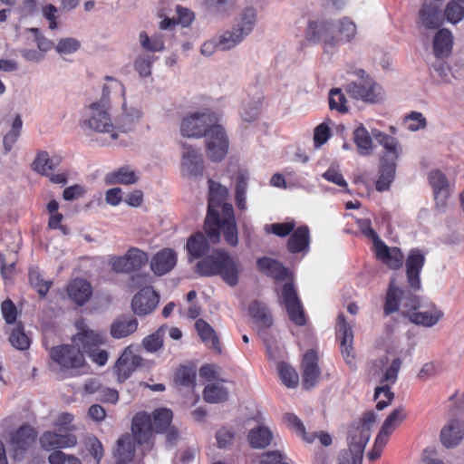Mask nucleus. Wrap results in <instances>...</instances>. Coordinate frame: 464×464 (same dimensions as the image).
<instances>
[{
  "instance_id": "f257e3e1",
  "label": "nucleus",
  "mask_w": 464,
  "mask_h": 464,
  "mask_svg": "<svg viewBox=\"0 0 464 464\" xmlns=\"http://www.w3.org/2000/svg\"><path fill=\"white\" fill-rule=\"evenodd\" d=\"M208 206L204 228L208 240L213 244L220 241V234L227 244L236 246L238 244L237 227L234 209L225 200L228 189L220 183L208 180Z\"/></svg>"
},
{
  "instance_id": "f03ea898",
  "label": "nucleus",
  "mask_w": 464,
  "mask_h": 464,
  "mask_svg": "<svg viewBox=\"0 0 464 464\" xmlns=\"http://www.w3.org/2000/svg\"><path fill=\"white\" fill-rule=\"evenodd\" d=\"M124 96L126 90L118 80L107 77L102 87V100L91 103L82 121V127L97 132L106 134L110 142L119 138V129L113 123L110 110V97L111 93Z\"/></svg>"
},
{
  "instance_id": "7ed1b4c3",
  "label": "nucleus",
  "mask_w": 464,
  "mask_h": 464,
  "mask_svg": "<svg viewBox=\"0 0 464 464\" xmlns=\"http://www.w3.org/2000/svg\"><path fill=\"white\" fill-rule=\"evenodd\" d=\"M356 34L357 27L354 22L348 17H343L337 22L310 21L305 38L314 44L320 43L324 53H334L341 44L351 42Z\"/></svg>"
},
{
  "instance_id": "20e7f679",
  "label": "nucleus",
  "mask_w": 464,
  "mask_h": 464,
  "mask_svg": "<svg viewBox=\"0 0 464 464\" xmlns=\"http://www.w3.org/2000/svg\"><path fill=\"white\" fill-rule=\"evenodd\" d=\"M257 266L260 271L276 281L285 282L279 291L280 301L284 304L290 320L296 325H304L306 319L304 308L292 284L289 271L281 263L269 257L259 258Z\"/></svg>"
},
{
  "instance_id": "39448f33",
  "label": "nucleus",
  "mask_w": 464,
  "mask_h": 464,
  "mask_svg": "<svg viewBox=\"0 0 464 464\" xmlns=\"http://www.w3.org/2000/svg\"><path fill=\"white\" fill-rule=\"evenodd\" d=\"M196 271L203 276H220L227 284L234 286L238 283L241 267L227 252L217 249L197 264Z\"/></svg>"
},
{
  "instance_id": "423d86ee",
  "label": "nucleus",
  "mask_w": 464,
  "mask_h": 464,
  "mask_svg": "<svg viewBox=\"0 0 464 464\" xmlns=\"http://www.w3.org/2000/svg\"><path fill=\"white\" fill-rule=\"evenodd\" d=\"M172 411L168 408H159L152 412H138L132 419L131 432L138 444L150 443L153 431L161 433L170 427Z\"/></svg>"
},
{
  "instance_id": "0eeeda50",
  "label": "nucleus",
  "mask_w": 464,
  "mask_h": 464,
  "mask_svg": "<svg viewBox=\"0 0 464 464\" xmlns=\"http://www.w3.org/2000/svg\"><path fill=\"white\" fill-rule=\"evenodd\" d=\"M353 73L355 79L344 86L345 92L352 100L364 104H377L384 101V90L372 76L361 69L355 70Z\"/></svg>"
},
{
  "instance_id": "6e6552de",
  "label": "nucleus",
  "mask_w": 464,
  "mask_h": 464,
  "mask_svg": "<svg viewBox=\"0 0 464 464\" xmlns=\"http://www.w3.org/2000/svg\"><path fill=\"white\" fill-rule=\"evenodd\" d=\"M219 121L217 113L204 111L189 113L185 116L179 125L182 137L199 139L205 137L212 126Z\"/></svg>"
},
{
  "instance_id": "1a4fd4ad",
  "label": "nucleus",
  "mask_w": 464,
  "mask_h": 464,
  "mask_svg": "<svg viewBox=\"0 0 464 464\" xmlns=\"http://www.w3.org/2000/svg\"><path fill=\"white\" fill-rule=\"evenodd\" d=\"M207 157L214 162L222 161L228 153L229 140L224 127L218 122L205 136Z\"/></svg>"
},
{
  "instance_id": "9d476101",
  "label": "nucleus",
  "mask_w": 464,
  "mask_h": 464,
  "mask_svg": "<svg viewBox=\"0 0 464 464\" xmlns=\"http://www.w3.org/2000/svg\"><path fill=\"white\" fill-rule=\"evenodd\" d=\"M51 359L60 367L65 375L69 371L84 367L85 361L82 353L72 344H63L50 350Z\"/></svg>"
},
{
  "instance_id": "9b49d317",
  "label": "nucleus",
  "mask_w": 464,
  "mask_h": 464,
  "mask_svg": "<svg viewBox=\"0 0 464 464\" xmlns=\"http://www.w3.org/2000/svg\"><path fill=\"white\" fill-rule=\"evenodd\" d=\"M149 261L147 252L137 247L129 248L123 256H111L109 265L116 273H130L142 268Z\"/></svg>"
},
{
  "instance_id": "f8f14e48",
  "label": "nucleus",
  "mask_w": 464,
  "mask_h": 464,
  "mask_svg": "<svg viewBox=\"0 0 464 464\" xmlns=\"http://www.w3.org/2000/svg\"><path fill=\"white\" fill-rule=\"evenodd\" d=\"M402 314L411 323L427 328L436 325L444 316L443 311L432 302L420 304L412 310H403Z\"/></svg>"
},
{
  "instance_id": "ddd939ff",
  "label": "nucleus",
  "mask_w": 464,
  "mask_h": 464,
  "mask_svg": "<svg viewBox=\"0 0 464 464\" xmlns=\"http://www.w3.org/2000/svg\"><path fill=\"white\" fill-rule=\"evenodd\" d=\"M401 366V360L392 356L390 353L382 355L372 362L371 372L375 377H380L382 382L394 383Z\"/></svg>"
},
{
  "instance_id": "4468645a",
  "label": "nucleus",
  "mask_w": 464,
  "mask_h": 464,
  "mask_svg": "<svg viewBox=\"0 0 464 464\" xmlns=\"http://www.w3.org/2000/svg\"><path fill=\"white\" fill-rule=\"evenodd\" d=\"M121 97V112L118 129L119 132L129 133L134 130L135 125L143 117V111L140 104L134 102L131 99L127 100L125 95Z\"/></svg>"
},
{
  "instance_id": "2eb2a0df",
  "label": "nucleus",
  "mask_w": 464,
  "mask_h": 464,
  "mask_svg": "<svg viewBox=\"0 0 464 464\" xmlns=\"http://www.w3.org/2000/svg\"><path fill=\"white\" fill-rule=\"evenodd\" d=\"M373 139L382 146V154L380 162L396 163L402 154V146L394 137L377 129L372 130Z\"/></svg>"
},
{
  "instance_id": "dca6fc26",
  "label": "nucleus",
  "mask_w": 464,
  "mask_h": 464,
  "mask_svg": "<svg viewBox=\"0 0 464 464\" xmlns=\"http://www.w3.org/2000/svg\"><path fill=\"white\" fill-rule=\"evenodd\" d=\"M181 173L185 177L196 178L201 176L204 169L202 155L192 146L181 144Z\"/></svg>"
},
{
  "instance_id": "f3484780",
  "label": "nucleus",
  "mask_w": 464,
  "mask_h": 464,
  "mask_svg": "<svg viewBox=\"0 0 464 464\" xmlns=\"http://www.w3.org/2000/svg\"><path fill=\"white\" fill-rule=\"evenodd\" d=\"M140 364L141 358L137 353V348L131 345L126 347L114 366L119 382L127 380Z\"/></svg>"
},
{
  "instance_id": "a211bd4d",
  "label": "nucleus",
  "mask_w": 464,
  "mask_h": 464,
  "mask_svg": "<svg viewBox=\"0 0 464 464\" xmlns=\"http://www.w3.org/2000/svg\"><path fill=\"white\" fill-rule=\"evenodd\" d=\"M429 182L433 190L437 208L443 209L447 206L451 192L445 174L439 169L431 170L429 174Z\"/></svg>"
},
{
  "instance_id": "6ab92c4d",
  "label": "nucleus",
  "mask_w": 464,
  "mask_h": 464,
  "mask_svg": "<svg viewBox=\"0 0 464 464\" xmlns=\"http://www.w3.org/2000/svg\"><path fill=\"white\" fill-rule=\"evenodd\" d=\"M78 328L80 331L73 336L72 343L82 355L104 343L105 338L100 333L85 328L82 323L78 324Z\"/></svg>"
},
{
  "instance_id": "aec40b11",
  "label": "nucleus",
  "mask_w": 464,
  "mask_h": 464,
  "mask_svg": "<svg viewBox=\"0 0 464 464\" xmlns=\"http://www.w3.org/2000/svg\"><path fill=\"white\" fill-rule=\"evenodd\" d=\"M375 422L376 414L373 411L366 412L361 422L351 426L348 441L354 442L365 448L371 438V430Z\"/></svg>"
},
{
  "instance_id": "412c9836",
  "label": "nucleus",
  "mask_w": 464,
  "mask_h": 464,
  "mask_svg": "<svg viewBox=\"0 0 464 464\" xmlns=\"http://www.w3.org/2000/svg\"><path fill=\"white\" fill-rule=\"evenodd\" d=\"M159 304V295L151 287H145L134 295L131 307L138 315L150 314Z\"/></svg>"
},
{
  "instance_id": "4be33fe9",
  "label": "nucleus",
  "mask_w": 464,
  "mask_h": 464,
  "mask_svg": "<svg viewBox=\"0 0 464 464\" xmlns=\"http://www.w3.org/2000/svg\"><path fill=\"white\" fill-rule=\"evenodd\" d=\"M420 24L427 29H437L444 23L440 5L431 0H425L419 11Z\"/></svg>"
},
{
  "instance_id": "5701e85b",
  "label": "nucleus",
  "mask_w": 464,
  "mask_h": 464,
  "mask_svg": "<svg viewBox=\"0 0 464 464\" xmlns=\"http://www.w3.org/2000/svg\"><path fill=\"white\" fill-rule=\"evenodd\" d=\"M337 334L341 340V352L348 363H352L353 359V332L352 324H348L343 314H340L337 319Z\"/></svg>"
},
{
  "instance_id": "b1692460",
  "label": "nucleus",
  "mask_w": 464,
  "mask_h": 464,
  "mask_svg": "<svg viewBox=\"0 0 464 464\" xmlns=\"http://www.w3.org/2000/svg\"><path fill=\"white\" fill-rule=\"evenodd\" d=\"M177 259V253L173 249H161L150 259V269L156 276L166 275L175 267Z\"/></svg>"
},
{
  "instance_id": "393cba45",
  "label": "nucleus",
  "mask_w": 464,
  "mask_h": 464,
  "mask_svg": "<svg viewBox=\"0 0 464 464\" xmlns=\"http://www.w3.org/2000/svg\"><path fill=\"white\" fill-rule=\"evenodd\" d=\"M35 433L28 426L21 427L11 436V448L14 451V458L17 460L23 459L25 450L34 443Z\"/></svg>"
},
{
  "instance_id": "a878e982",
  "label": "nucleus",
  "mask_w": 464,
  "mask_h": 464,
  "mask_svg": "<svg viewBox=\"0 0 464 464\" xmlns=\"http://www.w3.org/2000/svg\"><path fill=\"white\" fill-rule=\"evenodd\" d=\"M425 257L417 249H412L406 260V273L410 286L417 291L420 289V273L424 266Z\"/></svg>"
},
{
  "instance_id": "bb28decb",
  "label": "nucleus",
  "mask_w": 464,
  "mask_h": 464,
  "mask_svg": "<svg viewBox=\"0 0 464 464\" xmlns=\"http://www.w3.org/2000/svg\"><path fill=\"white\" fill-rule=\"evenodd\" d=\"M66 292L74 304L82 306L91 299L92 287L88 280L77 277L69 282Z\"/></svg>"
},
{
  "instance_id": "cd10ccee",
  "label": "nucleus",
  "mask_w": 464,
  "mask_h": 464,
  "mask_svg": "<svg viewBox=\"0 0 464 464\" xmlns=\"http://www.w3.org/2000/svg\"><path fill=\"white\" fill-rule=\"evenodd\" d=\"M376 257L392 269H399L403 263V255L398 247H389L383 241L373 246Z\"/></svg>"
},
{
  "instance_id": "c85d7f7f",
  "label": "nucleus",
  "mask_w": 464,
  "mask_h": 464,
  "mask_svg": "<svg viewBox=\"0 0 464 464\" xmlns=\"http://www.w3.org/2000/svg\"><path fill=\"white\" fill-rule=\"evenodd\" d=\"M40 443L45 450L71 448L76 445L77 439L72 434H58L46 431L40 438Z\"/></svg>"
},
{
  "instance_id": "c756f323",
  "label": "nucleus",
  "mask_w": 464,
  "mask_h": 464,
  "mask_svg": "<svg viewBox=\"0 0 464 464\" xmlns=\"http://www.w3.org/2000/svg\"><path fill=\"white\" fill-rule=\"evenodd\" d=\"M318 356L314 350L308 351L303 359V385L305 389H310L316 383L320 370L317 364Z\"/></svg>"
},
{
  "instance_id": "7c9ffc66",
  "label": "nucleus",
  "mask_w": 464,
  "mask_h": 464,
  "mask_svg": "<svg viewBox=\"0 0 464 464\" xmlns=\"http://www.w3.org/2000/svg\"><path fill=\"white\" fill-rule=\"evenodd\" d=\"M174 12L177 14V17L172 14V10H170L169 14H160L161 17H164L160 23V29H170L175 24H181L183 27H186L188 26L194 20L193 13L188 8L176 5Z\"/></svg>"
},
{
  "instance_id": "2f4dec72",
  "label": "nucleus",
  "mask_w": 464,
  "mask_h": 464,
  "mask_svg": "<svg viewBox=\"0 0 464 464\" xmlns=\"http://www.w3.org/2000/svg\"><path fill=\"white\" fill-rule=\"evenodd\" d=\"M257 22V11L252 6L243 8L235 19L233 28L246 38L254 30Z\"/></svg>"
},
{
  "instance_id": "473e14b6",
  "label": "nucleus",
  "mask_w": 464,
  "mask_h": 464,
  "mask_svg": "<svg viewBox=\"0 0 464 464\" xmlns=\"http://www.w3.org/2000/svg\"><path fill=\"white\" fill-rule=\"evenodd\" d=\"M287 249L293 254L308 253L310 249V230L307 226L294 229L287 241Z\"/></svg>"
},
{
  "instance_id": "72a5a7b5",
  "label": "nucleus",
  "mask_w": 464,
  "mask_h": 464,
  "mask_svg": "<svg viewBox=\"0 0 464 464\" xmlns=\"http://www.w3.org/2000/svg\"><path fill=\"white\" fill-rule=\"evenodd\" d=\"M404 291H402L401 288L397 286L395 277H392L389 284V287L385 297L383 311L386 315H389L399 311L401 305L402 307L401 312L403 310H408L406 308V304L401 303L402 299L404 298Z\"/></svg>"
},
{
  "instance_id": "f704fd0d",
  "label": "nucleus",
  "mask_w": 464,
  "mask_h": 464,
  "mask_svg": "<svg viewBox=\"0 0 464 464\" xmlns=\"http://www.w3.org/2000/svg\"><path fill=\"white\" fill-rule=\"evenodd\" d=\"M433 52L438 58L448 57L453 48L454 36L452 32L448 28L438 30L433 37Z\"/></svg>"
},
{
  "instance_id": "c9c22d12",
  "label": "nucleus",
  "mask_w": 464,
  "mask_h": 464,
  "mask_svg": "<svg viewBox=\"0 0 464 464\" xmlns=\"http://www.w3.org/2000/svg\"><path fill=\"white\" fill-rule=\"evenodd\" d=\"M463 438L464 423L458 420L449 422L440 432V440L447 448L456 447Z\"/></svg>"
},
{
  "instance_id": "e433bc0d",
  "label": "nucleus",
  "mask_w": 464,
  "mask_h": 464,
  "mask_svg": "<svg viewBox=\"0 0 464 464\" xmlns=\"http://www.w3.org/2000/svg\"><path fill=\"white\" fill-rule=\"evenodd\" d=\"M353 137L360 155L370 156L372 154L374 149L373 137L372 131L369 132L363 124L360 123L357 125L353 130Z\"/></svg>"
},
{
  "instance_id": "4c0bfd02",
  "label": "nucleus",
  "mask_w": 464,
  "mask_h": 464,
  "mask_svg": "<svg viewBox=\"0 0 464 464\" xmlns=\"http://www.w3.org/2000/svg\"><path fill=\"white\" fill-rule=\"evenodd\" d=\"M186 249L188 255V261L192 262L194 259L203 257L208 252L209 244L206 237L198 232L188 237Z\"/></svg>"
},
{
  "instance_id": "58836bf2",
  "label": "nucleus",
  "mask_w": 464,
  "mask_h": 464,
  "mask_svg": "<svg viewBox=\"0 0 464 464\" xmlns=\"http://www.w3.org/2000/svg\"><path fill=\"white\" fill-rule=\"evenodd\" d=\"M105 179L108 184L132 185L139 181L140 174L133 168L124 166L108 173Z\"/></svg>"
},
{
  "instance_id": "ea45409f",
  "label": "nucleus",
  "mask_w": 464,
  "mask_h": 464,
  "mask_svg": "<svg viewBox=\"0 0 464 464\" xmlns=\"http://www.w3.org/2000/svg\"><path fill=\"white\" fill-rule=\"evenodd\" d=\"M273 432L266 426H257L249 430L247 440L253 449H265L271 444Z\"/></svg>"
},
{
  "instance_id": "a19ab883",
  "label": "nucleus",
  "mask_w": 464,
  "mask_h": 464,
  "mask_svg": "<svg viewBox=\"0 0 464 464\" xmlns=\"http://www.w3.org/2000/svg\"><path fill=\"white\" fill-rule=\"evenodd\" d=\"M138 328V322L134 318L120 317L111 325V334L113 338L121 339L133 334Z\"/></svg>"
},
{
  "instance_id": "79ce46f5",
  "label": "nucleus",
  "mask_w": 464,
  "mask_h": 464,
  "mask_svg": "<svg viewBox=\"0 0 464 464\" xmlns=\"http://www.w3.org/2000/svg\"><path fill=\"white\" fill-rule=\"evenodd\" d=\"M405 418L406 412L403 408L395 409L384 420L378 435L388 440L391 434L401 424Z\"/></svg>"
},
{
  "instance_id": "37998d69",
  "label": "nucleus",
  "mask_w": 464,
  "mask_h": 464,
  "mask_svg": "<svg viewBox=\"0 0 464 464\" xmlns=\"http://www.w3.org/2000/svg\"><path fill=\"white\" fill-rule=\"evenodd\" d=\"M132 437H134L132 435ZM133 440L136 441L134 438H131L130 435L125 434L122 435L117 441V446L114 450V456L122 462L130 461L132 459L135 446Z\"/></svg>"
},
{
  "instance_id": "c03bdc74",
  "label": "nucleus",
  "mask_w": 464,
  "mask_h": 464,
  "mask_svg": "<svg viewBox=\"0 0 464 464\" xmlns=\"http://www.w3.org/2000/svg\"><path fill=\"white\" fill-rule=\"evenodd\" d=\"M396 163L380 162V176L376 181V189L380 192L390 188L396 174Z\"/></svg>"
},
{
  "instance_id": "a18cd8bd",
  "label": "nucleus",
  "mask_w": 464,
  "mask_h": 464,
  "mask_svg": "<svg viewBox=\"0 0 464 464\" xmlns=\"http://www.w3.org/2000/svg\"><path fill=\"white\" fill-rule=\"evenodd\" d=\"M195 327L200 339L206 345L217 351H220L218 336L211 325L206 321L198 319L195 324Z\"/></svg>"
},
{
  "instance_id": "49530a36",
  "label": "nucleus",
  "mask_w": 464,
  "mask_h": 464,
  "mask_svg": "<svg viewBox=\"0 0 464 464\" xmlns=\"http://www.w3.org/2000/svg\"><path fill=\"white\" fill-rule=\"evenodd\" d=\"M219 50L228 51L239 45L246 38L233 27L217 36Z\"/></svg>"
},
{
  "instance_id": "de8ad7c7",
  "label": "nucleus",
  "mask_w": 464,
  "mask_h": 464,
  "mask_svg": "<svg viewBox=\"0 0 464 464\" xmlns=\"http://www.w3.org/2000/svg\"><path fill=\"white\" fill-rule=\"evenodd\" d=\"M248 176L245 172L238 173L236 180L235 201L237 208L240 210H246V190Z\"/></svg>"
},
{
  "instance_id": "09e8293b",
  "label": "nucleus",
  "mask_w": 464,
  "mask_h": 464,
  "mask_svg": "<svg viewBox=\"0 0 464 464\" xmlns=\"http://www.w3.org/2000/svg\"><path fill=\"white\" fill-rule=\"evenodd\" d=\"M348 445L349 449L341 452L338 464H362L365 448L352 441Z\"/></svg>"
},
{
  "instance_id": "8fccbe9b",
  "label": "nucleus",
  "mask_w": 464,
  "mask_h": 464,
  "mask_svg": "<svg viewBox=\"0 0 464 464\" xmlns=\"http://www.w3.org/2000/svg\"><path fill=\"white\" fill-rule=\"evenodd\" d=\"M60 162L58 157L50 158L45 151L39 152L33 162V169L42 175H47L48 172L53 169Z\"/></svg>"
},
{
  "instance_id": "3c124183",
  "label": "nucleus",
  "mask_w": 464,
  "mask_h": 464,
  "mask_svg": "<svg viewBox=\"0 0 464 464\" xmlns=\"http://www.w3.org/2000/svg\"><path fill=\"white\" fill-rule=\"evenodd\" d=\"M23 127V121L19 115H15L10 129L5 133L3 138V146L5 153H8L14 143L17 141L21 130Z\"/></svg>"
},
{
  "instance_id": "603ef678",
  "label": "nucleus",
  "mask_w": 464,
  "mask_h": 464,
  "mask_svg": "<svg viewBox=\"0 0 464 464\" xmlns=\"http://www.w3.org/2000/svg\"><path fill=\"white\" fill-rule=\"evenodd\" d=\"M139 43L147 52H161L165 48L164 40L160 34L149 36L146 32H140L139 34Z\"/></svg>"
},
{
  "instance_id": "864d4df0",
  "label": "nucleus",
  "mask_w": 464,
  "mask_h": 464,
  "mask_svg": "<svg viewBox=\"0 0 464 464\" xmlns=\"http://www.w3.org/2000/svg\"><path fill=\"white\" fill-rule=\"evenodd\" d=\"M249 313L256 319L260 327L268 328L272 325L273 320L266 305L259 302H253L249 306Z\"/></svg>"
},
{
  "instance_id": "5fc2aeb1",
  "label": "nucleus",
  "mask_w": 464,
  "mask_h": 464,
  "mask_svg": "<svg viewBox=\"0 0 464 464\" xmlns=\"http://www.w3.org/2000/svg\"><path fill=\"white\" fill-rule=\"evenodd\" d=\"M329 107L341 113L349 111V102L345 93L340 88H334L329 92Z\"/></svg>"
},
{
  "instance_id": "6e6d98bb",
  "label": "nucleus",
  "mask_w": 464,
  "mask_h": 464,
  "mask_svg": "<svg viewBox=\"0 0 464 464\" xmlns=\"http://www.w3.org/2000/svg\"><path fill=\"white\" fill-rule=\"evenodd\" d=\"M227 398V390L223 383L208 384L204 389V399L210 403L222 402Z\"/></svg>"
},
{
  "instance_id": "4d7b16f0",
  "label": "nucleus",
  "mask_w": 464,
  "mask_h": 464,
  "mask_svg": "<svg viewBox=\"0 0 464 464\" xmlns=\"http://www.w3.org/2000/svg\"><path fill=\"white\" fill-rule=\"evenodd\" d=\"M444 19L451 24H457L464 20V6L458 1L450 0L444 9Z\"/></svg>"
},
{
  "instance_id": "13d9d810",
  "label": "nucleus",
  "mask_w": 464,
  "mask_h": 464,
  "mask_svg": "<svg viewBox=\"0 0 464 464\" xmlns=\"http://www.w3.org/2000/svg\"><path fill=\"white\" fill-rule=\"evenodd\" d=\"M278 374L283 383L288 388H295L299 382V376L295 370L285 362H281L277 366Z\"/></svg>"
},
{
  "instance_id": "bf43d9fd",
  "label": "nucleus",
  "mask_w": 464,
  "mask_h": 464,
  "mask_svg": "<svg viewBox=\"0 0 464 464\" xmlns=\"http://www.w3.org/2000/svg\"><path fill=\"white\" fill-rule=\"evenodd\" d=\"M155 56L150 53H140L134 60V68L141 77H148L151 73V66Z\"/></svg>"
},
{
  "instance_id": "052dcab7",
  "label": "nucleus",
  "mask_w": 464,
  "mask_h": 464,
  "mask_svg": "<svg viewBox=\"0 0 464 464\" xmlns=\"http://www.w3.org/2000/svg\"><path fill=\"white\" fill-rule=\"evenodd\" d=\"M403 125L410 131H418L426 128L427 121L422 113L411 111L404 117Z\"/></svg>"
},
{
  "instance_id": "680f3d73",
  "label": "nucleus",
  "mask_w": 464,
  "mask_h": 464,
  "mask_svg": "<svg viewBox=\"0 0 464 464\" xmlns=\"http://www.w3.org/2000/svg\"><path fill=\"white\" fill-rule=\"evenodd\" d=\"M295 227L294 220H288L283 223H273L265 226V231L267 234H274L280 237H285L291 234Z\"/></svg>"
},
{
  "instance_id": "e2e57ef3",
  "label": "nucleus",
  "mask_w": 464,
  "mask_h": 464,
  "mask_svg": "<svg viewBox=\"0 0 464 464\" xmlns=\"http://www.w3.org/2000/svg\"><path fill=\"white\" fill-rule=\"evenodd\" d=\"M55 51L62 56L69 55L77 52L81 47V43L76 38H62L55 44Z\"/></svg>"
},
{
  "instance_id": "0e129e2a",
  "label": "nucleus",
  "mask_w": 464,
  "mask_h": 464,
  "mask_svg": "<svg viewBox=\"0 0 464 464\" xmlns=\"http://www.w3.org/2000/svg\"><path fill=\"white\" fill-rule=\"evenodd\" d=\"M29 281L42 296L46 295L52 285V281L44 280L37 269H31L29 271Z\"/></svg>"
},
{
  "instance_id": "69168bd1",
  "label": "nucleus",
  "mask_w": 464,
  "mask_h": 464,
  "mask_svg": "<svg viewBox=\"0 0 464 464\" xmlns=\"http://www.w3.org/2000/svg\"><path fill=\"white\" fill-rule=\"evenodd\" d=\"M209 8L220 15H228L236 8L235 0H206Z\"/></svg>"
},
{
  "instance_id": "338daca9",
  "label": "nucleus",
  "mask_w": 464,
  "mask_h": 464,
  "mask_svg": "<svg viewBox=\"0 0 464 464\" xmlns=\"http://www.w3.org/2000/svg\"><path fill=\"white\" fill-rule=\"evenodd\" d=\"M374 399L377 401V410L382 411L391 403L393 393L388 385H383L375 389Z\"/></svg>"
},
{
  "instance_id": "774afa93",
  "label": "nucleus",
  "mask_w": 464,
  "mask_h": 464,
  "mask_svg": "<svg viewBox=\"0 0 464 464\" xmlns=\"http://www.w3.org/2000/svg\"><path fill=\"white\" fill-rule=\"evenodd\" d=\"M50 464H82V461L75 456L67 455L60 450H55L48 457Z\"/></svg>"
}]
</instances>
